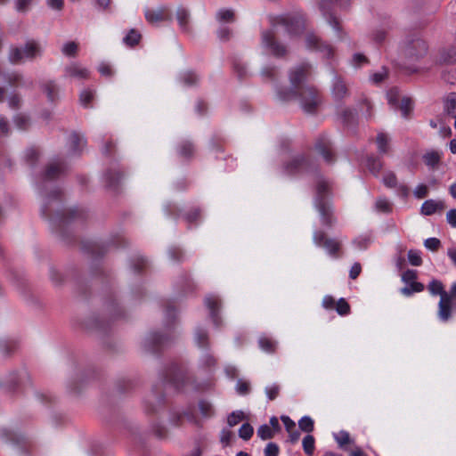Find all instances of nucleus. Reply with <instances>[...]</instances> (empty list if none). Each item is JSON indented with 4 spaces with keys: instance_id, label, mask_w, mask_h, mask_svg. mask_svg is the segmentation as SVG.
I'll list each match as a JSON object with an SVG mask.
<instances>
[{
    "instance_id": "nucleus-53",
    "label": "nucleus",
    "mask_w": 456,
    "mask_h": 456,
    "mask_svg": "<svg viewBox=\"0 0 456 456\" xmlns=\"http://www.w3.org/2000/svg\"><path fill=\"white\" fill-rule=\"evenodd\" d=\"M31 3H32V0H16L15 9L19 12H24L28 9Z\"/></svg>"
},
{
    "instance_id": "nucleus-52",
    "label": "nucleus",
    "mask_w": 456,
    "mask_h": 456,
    "mask_svg": "<svg viewBox=\"0 0 456 456\" xmlns=\"http://www.w3.org/2000/svg\"><path fill=\"white\" fill-rule=\"evenodd\" d=\"M180 154L184 157H190L193 153V145L190 142H185L180 147Z\"/></svg>"
},
{
    "instance_id": "nucleus-50",
    "label": "nucleus",
    "mask_w": 456,
    "mask_h": 456,
    "mask_svg": "<svg viewBox=\"0 0 456 456\" xmlns=\"http://www.w3.org/2000/svg\"><path fill=\"white\" fill-rule=\"evenodd\" d=\"M375 207L377 210L382 212H388L391 209L390 202L385 198L378 199Z\"/></svg>"
},
{
    "instance_id": "nucleus-64",
    "label": "nucleus",
    "mask_w": 456,
    "mask_h": 456,
    "mask_svg": "<svg viewBox=\"0 0 456 456\" xmlns=\"http://www.w3.org/2000/svg\"><path fill=\"white\" fill-rule=\"evenodd\" d=\"M147 339L153 345H162L164 343V338L159 334H151Z\"/></svg>"
},
{
    "instance_id": "nucleus-43",
    "label": "nucleus",
    "mask_w": 456,
    "mask_h": 456,
    "mask_svg": "<svg viewBox=\"0 0 456 456\" xmlns=\"http://www.w3.org/2000/svg\"><path fill=\"white\" fill-rule=\"evenodd\" d=\"M216 19L219 21H232L233 20V12L228 9H222L217 12Z\"/></svg>"
},
{
    "instance_id": "nucleus-4",
    "label": "nucleus",
    "mask_w": 456,
    "mask_h": 456,
    "mask_svg": "<svg viewBox=\"0 0 456 456\" xmlns=\"http://www.w3.org/2000/svg\"><path fill=\"white\" fill-rule=\"evenodd\" d=\"M317 197L315 199V207L318 209L322 223L324 225H331L332 224V209L329 202L325 201L322 197L329 190V183L323 179H320L317 183Z\"/></svg>"
},
{
    "instance_id": "nucleus-23",
    "label": "nucleus",
    "mask_w": 456,
    "mask_h": 456,
    "mask_svg": "<svg viewBox=\"0 0 456 456\" xmlns=\"http://www.w3.org/2000/svg\"><path fill=\"white\" fill-rule=\"evenodd\" d=\"M424 289V285L418 281H412L401 289V293L406 297L411 296L415 292H420Z\"/></svg>"
},
{
    "instance_id": "nucleus-24",
    "label": "nucleus",
    "mask_w": 456,
    "mask_h": 456,
    "mask_svg": "<svg viewBox=\"0 0 456 456\" xmlns=\"http://www.w3.org/2000/svg\"><path fill=\"white\" fill-rule=\"evenodd\" d=\"M247 417L242 411H232L227 418V423L230 427H234L240 421L246 419Z\"/></svg>"
},
{
    "instance_id": "nucleus-9",
    "label": "nucleus",
    "mask_w": 456,
    "mask_h": 456,
    "mask_svg": "<svg viewBox=\"0 0 456 456\" xmlns=\"http://www.w3.org/2000/svg\"><path fill=\"white\" fill-rule=\"evenodd\" d=\"M313 239L315 245L322 246L330 256H335L339 249L340 243L332 239H326L323 232H314Z\"/></svg>"
},
{
    "instance_id": "nucleus-63",
    "label": "nucleus",
    "mask_w": 456,
    "mask_h": 456,
    "mask_svg": "<svg viewBox=\"0 0 456 456\" xmlns=\"http://www.w3.org/2000/svg\"><path fill=\"white\" fill-rule=\"evenodd\" d=\"M98 70L101 73V75H102V76L109 77V76L112 75L111 68L107 63H101L99 65Z\"/></svg>"
},
{
    "instance_id": "nucleus-48",
    "label": "nucleus",
    "mask_w": 456,
    "mask_h": 456,
    "mask_svg": "<svg viewBox=\"0 0 456 456\" xmlns=\"http://www.w3.org/2000/svg\"><path fill=\"white\" fill-rule=\"evenodd\" d=\"M336 310L340 315H346L350 311L348 303L344 299L340 298L336 304Z\"/></svg>"
},
{
    "instance_id": "nucleus-18",
    "label": "nucleus",
    "mask_w": 456,
    "mask_h": 456,
    "mask_svg": "<svg viewBox=\"0 0 456 456\" xmlns=\"http://www.w3.org/2000/svg\"><path fill=\"white\" fill-rule=\"evenodd\" d=\"M65 167L60 161H53L46 168L45 176L46 179H53L63 173Z\"/></svg>"
},
{
    "instance_id": "nucleus-8",
    "label": "nucleus",
    "mask_w": 456,
    "mask_h": 456,
    "mask_svg": "<svg viewBox=\"0 0 456 456\" xmlns=\"http://www.w3.org/2000/svg\"><path fill=\"white\" fill-rule=\"evenodd\" d=\"M262 44L270 50V52L277 57H281L286 53V49L274 40L273 30L264 31L262 33Z\"/></svg>"
},
{
    "instance_id": "nucleus-62",
    "label": "nucleus",
    "mask_w": 456,
    "mask_h": 456,
    "mask_svg": "<svg viewBox=\"0 0 456 456\" xmlns=\"http://www.w3.org/2000/svg\"><path fill=\"white\" fill-rule=\"evenodd\" d=\"M336 305L335 304V300L334 298L330 296V295H327L323 297L322 299V306L326 309H333L334 306Z\"/></svg>"
},
{
    "instance_id": "nucleus-38",
    "label": "nucleus",
    "mask_w": 456,
    "mask_h": 456,
    "mask_svg": "<svg viewBox=\"0 0 456 456\" xmlns=\"http://www.w3.org/2000/svg\"><path fill=\"white\" fill-rule=\"evenodd\" d=\"M398 107L400 108V110L402 111L403 117L407 118L409 113L411 112V110L412 109L411 100L410 98H408V97H403L401 100L400 104L398 105Z\"/></svg>"
},
{
    "instance_id": "nucleus-30",
    "label": "nucleus",
    "mask_w": 456,
    "mask_h": 456,
    "mask_svg": "<svg viewBox=\"0 0 456 456\" xmlns=\"http://www.w3.org/2000/svg\"><path fill=\"white\" fill-rule=\"evenodd\" d=\"M43 90L46 94L49 101L53 102L57 96V87L56 85L50 81L45 83L43 86Z\"/></svg>"
},
{
    "instance_id": "nucleus-32",
    "label": "nucleus",
    "mask_w": 456,
    "mask_h": 456,
    "mask_svg": "<svg viewBox=\"0 0 456 456\" xmlns=\"http://www.w3.org/2000/svg\"><path fill=\"white\" fill-rule=\"evenodd\" d=\"M370 243L371 238L369 235L359 236L354 240V247L359 250L367 248Z\"/></svg>"
},
{
    "instance_id": "nucleus-47",
    "label": "nucleus",
    "mask_w": 456,
    "mask_h": 456,
    "mask_svg": "<svg viewBox=\"0 0 456 456\" xmlns=\"http://www.w3.org/2000/svg\"><path fill=\"white\" fill-rule=\"evenodd\" d=\"M428 194V185H426L424 183L418 184L413 191V195L417 199H423V198L427 197Z\"/></svg>"
},
{
    "instance_id": "nucleus-6",
    "label": "nucleus",
    "mask_w": 456,
    "mask_h": 456,
    "mask_svg": "<svg viewBox=\"0 0 456 456\" xmlns=\"http://www.w3.org/2000/svg\"><path fill=\"white\" fill-rule=\"evenodd\" d=\"M428 46L426 42L419 37L407 40L404 53L410 58H419L426 54Z\"/></svg>"
},
{
    "instance_id": "nucleus-7",
    "label": "nucleus",
    "mask_w": 456,
    "mask_h": 456,
    "mask_svg": "<svg viewBox=\"0 0 456 456\" xmlns=\"http://www.w3.org/2000/svg\"><path fill=\"white\" fill-rule=\"evenodd\" d=\"M305 45L308 49L320 52L324 58L333 56V48L329 45L320 42L319 38L312 33L305 36Z\"/></svg>"
},
{
    "instance_id": "nucleus-10",
    "label": "nucleus",
    "mask_w": 456,
    "mask_h": 456,
    "mask_svg": "<svg viewBox=\"0 0 456 456\" xmlns=\"http://www.w3.org/2000/svg\"><path fill=\"white\" fill-rule=\"evenodd\" d=\"M89 70L79 63H71L65 68L64 76L74 80H84L89 77Z\"/></svg>"
},
{
    "instance_id": "nucleus-36",
    "label": "nucleus",
    "mask_w": 456,
    "mask_h": 456,
    "mask_svg": "<svg viewBox=\"0 0 456 456\" xmlns=\"http://www.w3.org/2000/svg\"><path fill=\"white\" fill-rule=\"evenodd\" d=\"M253 433L254 428L248 423H244L239 429V436L246 441L251 438Z\"/></svg>"
},
{
    "instance_id": "nucleus-51",
    "label": "nucleus",
    "mask_w": 456,
    "mask_h": 456,
    "mask_svg": "<svg viewBox=\"0 0 456 456\" xmlns=\"http://www.w3.org/2000/svg\"><path fill=\"white\" fill-rule=\"evenodd\" d=\"M416 279L417 273L415 270H407L402 274V280L406 285L412 281H415Z\"/></svg>"
},
{
    "instance_id": "nucleus-33",
    "label": "nucleus",
    "mask_w": 456,
    "mask_h": 456,
    "mask_svg": "<svg viewBox=\"0 0 456 456\" xmlns=\"http://www.w3.org/2000/svg\"><path fill=\"white\" fill-rule=\"evenodd\" d=\"M303 449L308 455H312L314 451V438L311 435H307L304 437L302 442Z\"/></svg>"
},
{
    "instance_id": "nucleus-46",
    "label": "nucleus",
    "mask_w": 456,
    "mask_h": 456,
    "mask_svg": "<svg viewBox=\"0 0 456 456\" xmlns=\"http://www.w3.org/2000/svg\"><path fill=\"white\" fill-rule=\"evenodd\" d=\"M408 260L411 265H414V266L420 265L422 263V259H421L419 251L410 250L408 252Z\"/></svg>"
},
{
    "instance_id": "nucleus-31",
    "label": "nucleus",
    "mask_w": 456,
    "mask_h": 456,
    "mask_svg": "<svg viewBox=\"0 0 456 456\" xmlns=\"http://www.w3.org/2000/svg\"><path fill=\"white\" fill-rule=\"evenodd\" d=\"M140 38H141L140 33H138L134 29H131L127 33V35L124 37L123 41L126 45L134 46V45L138 44Z\"/></svg>"
},
{
    "instance_id": "nucleus-16",
    "label": "nucleus",
    "mask_w": 456,
    "mask_h": 456,
    "mask_svg": "<svg viewBox=\"0 0 456 456\" xmlns=\"http://www.w3.org/2000/svg\"><path fill=\"white\" fill-rule=\"evenodd\" d=\"M69 144L70 151L76 154L82 151L86 145V140L84 136L77 133H72L69 138Z\"/></svg>"
},
{
    "instance_id": "nucleus-17",
    "label": "nucleus",
    "mask_w": 456,
    "mask_h": 456,
    "mask_svg": "<svg viewBox=\"0 0 456 456\" xmlns=\"http://www.w3.org/2000/svg\"><path fill=\"white\" fill-rule=\"evenodd\" d=\"M439 61L441 63L451 64L456 61V46L451 45L440 52Z\"/></svg>"
},
{
    "instance_id": "nucleus-56",
    "label": "nucleus",
    "mask_w": 456,
    "mask_h": 456,
    "mask_svg": "<svg viewBox=\"0 0 456 456\" xmlns=\"http://www.w3.org/2000/svg\"><path fill=\"white\" fill-rule=\"evenodd\" d=\"M249 390V384L246 381H243L241 379L238 380L236 384V391L240 395H246Z\"/></svg>"
},
{
    "instance_id": "nucleus-29",
    "label": "nucleus",
    "mask_w": 456,
    "mask_h": 456,
    "mask_svg": "<svg viewBox=\"0 0 456 456\" xmlns=\"http://www.w3.org/2000/svg\"><path fill=\"white\" fill-rule=\"evenodd\" d=\"M444 109L446 112L453 117H456V97L455 94L447 96L444 102Z\"/></svg>"
},
{
    "instance_id": "nucleus-15",
    "label": "nucleus",
    "mask_w": 456,
    "mask_h": 456,
    "mask_svg": "<svg viewBox=\"0 0 456 456\" xmlns=\"http://www.w3.org/2000/svg\"><path fill=\"white\" fill-rule=\"evenodd\" d=\"M144 15L146 20L151 24L167 20L166 9L164 7L147 9L144 12Z\"/></svg>"
},
{
    "instance_id": "nucleus-49",
    "label": "nucleus",
    "mask_w": 456,
    "mask_h": 456,
    "mask_svg": "<svg viewBox=\"0 0 456 456\" xmlns=\"http://www.w3.org/2000/svg\"><path fill=\"white\" fill-rule=\"evenodd\" d=\"M280 392V387L277 384H272L265 387V395L269 400H274Z\"/></svg>"
},
{
    "instance_id": "nucleus-26",
    "label": "nucleus",
    "mask_w": 456,
    "mask_h": 456,
    "mask_svg": "<svg viewBox=\"0 0 456 456\" xmlns=\"http://www.w3.org/2000/svg\"><path fill=\"white\" fill-rule=\"evenodd\" d=\"M78 45L73 41L65 43L61 47V53L68 57H74L77 53Z\"/></svg>"
},
{
    "instance_id": "nucleus-11",
    "label": "nucleus",
    "mask_w": 456,
    "mask_h": 456,
    "mask_svg": "<svg viewBox=\"0 0 456 456\" xmlns=\"http://www.w3.org/2000/svg\"><path fill=\"white\" fill-rule=\"evenodd\" d=\"M204 303L206 307L209 310V314L214 324L218 326V310L221 305L220 298L216 295H208L205 297Z\"/></svg>"
},
{
    "instance_id": "nucleus-34",
    "label": "nucleus",
    "mask_w": 456,
    "mask_h": 456,
    "mask_svg": "<svg viewBox=\"0 0 456 456\" xmlns=\"http://www.w3.org/2000/svg\"><path fill=\"white\" fill-rule=\"evenodd\" d=\"M260 348L267 353H272L275 349V342L268 338L262 337L258 340Z\"/></svg>"
},
{
    "instance_id": "nucleus-19",
    "label": "nucleus",
    "mask_w": 456,
    "mask_h": 456,
    "mask_svg": "<svg viewBox=\"0 0 456 456\" xmlns=\"http://www.w3.org/2000/svg\"><path fill=\"white\" fill-rule=\"evenodd\" d=\"M378 151L380 154H385L389 151L390 138L385 133H379L376 138Z\"/></svg>"
},
{
    "instance_id": "nucleus-1",
    "label": "nucleus",
    "mask_w": 456,
    "mask_h": 456,
    "mask_svg": "<svg viewBox=\"0 0 456 456\" xmlns=\"http://www.w3.org/2000/svg\"><path fill=\"white\" fill-rule=\"evenodd\" d=\"M310 75V67L302 64L292 69L289 74L290 86L280 89L278 96L282 101L297 100L301 108L307 113H313L321 103L318 91L310 86H305Z\"/></svg>"
},
{
    "instance_id": "nucleus-21",
    "label": "nucleus",
    "mask_w": 456,
    "mask_h": 456,
    "mask_svg": "<svg viewBox=\"0 0 456 456\" xmlns=\"http://www.w3.org/2000/svg\"><path fill=\"white\" fill-rule=\"evenodd\" d=\"M332 94L337 99H342L346 94V87L339 77H336L333 80Z\"/></svg>"
},
{
    "instance_id": "nucleus-59",
    "label": "nucleus",
    "mask_w": 456,
    "mask_h": 456,
    "mask_svg": "<svg viewBox=\"0 0 456 456\" xmlns=\"http://www.w3.org/2000/svg\"><path fill=\"white\" fill-rule=\"evenodd\" d=\"M281 421L284 424V427L288 432H291V430L295 429L296 424L295 422L288 416H281Z\"/></svg>"
},
{
    "instance_id": "nucleus-42",
    "label": "nucleus",
    "mask_w": 456,
    "mask_h": 456,
    "mask_svg": "<svg viewBox=\"0 0 456 456\" xmlns=\"http://www.w3.org/2000/svg\"><path fill=\"white\" fill-rule=\"evenodd\" d=\"M257 436L261 439L266 440L273 437V432L268 425L264 424L260 426L259 428L257 429Z\"/></svg>"
},
{
    "instance_id": "nucleus-22",
    "label": "nucleus",
    "mask_w": 456,
    "mask_h": 456,
    "mask_svg": "<svg viewBox=\"0 0 456 456\" xmlns=\"http://www.w3.org/2000/svg\"><path fill=\"white\" fill-rule=\"evenodd\" d=\"M176 20L180 28L183 30L188 28L190 13L185 8L179 7L176 11Z\"/></svg>"
},
{
    "instance_id": "nucleus-14",
    "label": "nucleus",
    "mask_w": 456,
    "mask_h": 456,
    "mask_svg": "<svg viewBox=\"0 0 456 456\" xmlns=\"http://www.w3.org/2000/svg\"><path fill=\"white\" fill-rule=\"evenodd\" d=\"M444 201L436 200H427L421 205L420 211L425 216H431L437 211L444 209Z\"/></svg>"
},
{
    "instance_id": "nucleus-58",
    "label": "nucleus",
    "mask_w": 456,
    "mask_h": 456,
    "mask_svg": "<svg viewBox=\"0 0 456 456\" xmlns=\"http://www.w3.org/2000/svg\"><path fill=\"white\" fill-rule=\"evenodd\" d=\"M232 437V433L230 430L224 429L221 432L220 441L224 445H228Z\"/></svg>"
},
{
    "instance_id": "nucleus-37",
    "label": "nucleus",
    "mask_w": 456,
    "mask_h": 456,
    "mask_svg": "<svg viewBox=\"0 0 456 456\" xmlns=\"http://www.w3.org/2000/svg\"><path fill=\"white\" fill-rule=\"evenodd\" d=\"M200 363L201 367L210 369L216 365V360L212 354L206 353L200 357Z\"/></svg>"
},
{
    "instance_id": "nucleus-5",
    "label": "nucleus",
    "mask_w": 456,
    "mask_h": 456,
    "mask_svg": "<svg viewBox=\"0 0 456 456\" xmlns=\"http://www.w3.org/2000/svg\"><path fill=\"white\" fill-rule=\"evenodd\" d=\"M278 23L284 26L291 36L298 35L304 28L305 21L301 14H286L278 18Z\"/></svg>"
},
{
    "instance_id": "nucleus-60",
    "label": "nucleus",
    "mask_w": 456,
    "mask_h": 456,
    "mask_svg": "<svg viewBox=\"0 0 456 456\" xmlns=\"http://www.w3.org/2000/svg\"><path fill=\"white\" fill-rule=\"evenodd\" d=\"M352 62L354 67H360L363 63L367 62V59L364 55H362L361 53H355L353 56Z\"/></svg>"
},
{
    "instance_id": "nucleus-45",
    "label": "nucleus",
    "mask_w": 456,
    "mask_h": 456,
    "mask_svg": "<svg viewBox=\"0 0 456 456\" xmlns=\"http://www.w3.org/2000/svg\"><path fill=\"white\" fill-rule=\"evenodd\" d=\"M334 438L339 446H344L350 442V436L348 432L344 430L339 431L337 434H334Z\"/></svg>"
},
{
    "instance_id": "nucleus-20",
    "label": "nucleus",
    "mask_w": 456,
    "mask_h": 456,
    "mask_svg": "<svg viewBox=\"0 0 456 456\" xmlns=\"http://www.w3.org/2000/svg\"><path fill=\"white\" fill-rule=\"evenodd\" d=\"M315 147L318 152L322 155L326 161L330 162L332 160V151L329 141L318 142Z\"/></svg>"
},
{
    "instance_id": "nucleus-12",
    "label": "nucleus",
    "mask_w": 456,
    "mask_h": 456,
    "mask_svg": "<svg viewBox=\"0 0 456 456\" xmlns=\"http://www.w3.org/2000/svg\"><path fill=\"white\" fill-rule=\"evenodd\" d=\"M443 158V152L436 150L427 151L423 156L422 160L425 165L432 170L438 168Z\"/></svg>"
},
{
    "instance_id": "nucleus-41",
    "label": "nucleus",
    "mask_w": 456,
    "mask_h": 456,
    "mask_svg": "<svg viewBox=\"0 0 456 456\" xmlns=\"http://www.w3.org/2000/svg\"><path fill=\"white\" fill-rule=\"evenodd\" d=\"M94 97V94L93 91L89 89L83 90L79 97L80 103L85 107H88L90 102L93 101Z\"/></svg>"
},
{
    "instance_id": "nucleus-57",
    "label": "nucleus",
    "mask_w": 456,
    "mask_h": 456,
    "mask_svg": "<svg viewBox=\"0 0 456 456\" xmlns=\"http://www.w3.org/2000/svg\"><path fill=\"white\" fill-rule=\"evenodd\" d=\"M22 77L19 73H11L6 75V80L10 86H15L20 83Z\"/></svg>"
},
{
    "instance_id": "nucleus-61",
    "label": "nucleus",
    "mask_w": 456,
    "mask_h": 456,
    "mask_svg": "<svg viewBox=\"0 0 456 456\" xmlns=\"http://www.w3.org/2000/svg\"><path fill=\"white\" fill-rule=\"evenodd\" d=\"M446 220L452 227L456 228V209H450L447 212Z\"/></svg>"
},
{
    "instance_id": "nucleus-44",
    "label": "nucleus",
    "mask_w": 456,
    "mask_h": 456,
    "mask_svg": "<svg viewBox=\"0 0 456 456\" xmlns=\"http://www.w3.org/2000/svg\"><path fill=\"white\" fill-rule=\"evenodd\" d=\"M383 183L388 188H395L397 184V179L393 172H387L383 176Z\"/></svg>"
},
{
    "instance_id": "nucleus-27",
    "label": "nucleus",
    "mask_w": 456,
    "mask_h": 456,
    "mask_svg": "<svg viewBox=\"0 0 456 456\" xmlns=\"http://www.w3.org/2000/svg\"><path fill=\"white\" fill-rule=\"evenodd\" d=\"M367 167L374 175H378L381 170L382 163L379 158L370 157L367 160Z\"/></svg>"
},
{
    "instance_id": "nucleus-2",
    "label": "nucleus",
    "mask_w": 456,
    "mask_h": 456,
    "mask_svg": "<svg viewBox=\"0 0 456 456\" xmlns=\"http://www.w3.org/2000/svg\"><path fill=\"white\" fill-rule=\"evenodd\" d=\"M43 46L40 43L31 40L20 47H12L9 52V61L13 63H22L33 61L42 56Z\"/></svg>"
},
{
    "instance_id": "nucleus-3",
    "label": "nucleus",
    "mask_w": 456,
    "mask_h": 456,
    "mask_svg": "<svg viewBox=\"0 0 456 456\" xmlns=\"http://www.w3.org/2000/svg\"><path fill=\"white\" fill-rule=\"evenodd\" d=\"M428 289L433 296H440V301L438 304V318L442 322H447L452 315V307L450 303V296L444 290L443 283L438 280H432Z\"/></svg>"
},
{
    "instance_id": "nucleus-40",
    "label": "nucleus",
    "mask_w": 456,
    "mask_h": 456,
    "mask_svg": "<svg viewBox=\"0 0 456 456\" xmlns=\"http://www.w3.org/2000/svg\"><path fill=\"white\" fill-rule=\"evenodd\" d=\"M387 101H388V103L393 108H396L399 105L400 94H399V91L396 88H393L388 91Z\"/></svg>"
},
{
    "instance_id": "nucleus-35",
    "label": "nucleus",
    "mask_w": 456,
    "mask_h": 456,
    "mask_svg": "<svg viewBox=\"0 0 456 456\" xmlns=\"http://www.w3.org/2000/svg\"><path fill=\"white\" fill-rule=\"evenodd\" d=\"M299 428L302 431L310 433L314 430V420L309 416H304L298 421Z\"/></svg>"
},
{
    "instance_id": "nucleus-55",
    "label": "nucleus",
    "mask_w": 456,
    "mask_h": 456,
    "mask_svg": "<svg viewBox=\"0 0 456 456\" xmlns=\"http://www.w3.org/2000/svg\"><path fill=\"white\" fill-rule=\"evenodd\" d=\"M440 244V240L436 238H428L424 241V246L430 250H436Z\"/></svg>"
},
{
    "instance_id": "nucleus-54",
    "label": "nucleus",
    "mask_w": 456,
    "mask_h": 456,
    "mask_svg": "<svg viewBox=\"0 0 456 456\" xmlns=\"http://www.w3.org/2000/svg\"><path fill=\"white\" fill-rule=\"evenodd\" d=\"M279 447L274 443L267 444L265 449V456H278Z\"/></svg>"
},
{
    "instance_id": "nucleus-28",
    "label": "nucleus",
    "mask_w": 456,
    "mask_h": 456,
    "mask_svg": "<svg viewBox=\"0 0 456 456\" xmlns=\"http://www.w3.org/2000/svg\"><path fill=\"white\" fill-rule=\"evenodd\" d=\"M195 342L200 347H204L208 346V333L203 329H199L195 332Z\"/></svg>"
},
{
    "instance_id": "nucleus-25",
    "label": "nucleus",
    "mask_w": 456,
    "mask_h": 456,
    "mask_svg": "<svg viewBox=\"0 0 456 456\" xmlns=\"http://www.w3.org/2000/svg\"><path fill=\"white\" fill-rule=\"evenodd\" d=\"M180 79L185 86H191L198 82L199 77L191 71H185L181 74Z\"/></svg>"
},
{
    "instance_id": "nucleus-13",
    "label": "nucleus",
    "mask_w": 456,
    "mask_h": 456,
    "mask_svg": "<svg viewBox=\"0 0 456 456\" xmlns=\"http://www.w3.org/2000/svg\"><path fill=\"white\" fill-rule=\"evenodd\" d=\"M308 161L302 156H297L285 166V171L288 174H296L308 168Z\"/></svg>"
},
{
    "instance_id": "nucleus-39",
    "label": "nucleus",
    "mask_w": 456,
    "mask_h": 456,
    "mask_svg": "<svg viewBox=\"0 0 456 456\" xmlns=\"http://www.w3.org/2000/svg\"><path fill=\"white\" fill-rule=\"evenodd\" d=\"M199 408H200L201 415L205 418H208V417L212 416L214 413L213 406L209 402H207V401L200 402Z\"/></svg>"
}]
</instances>
